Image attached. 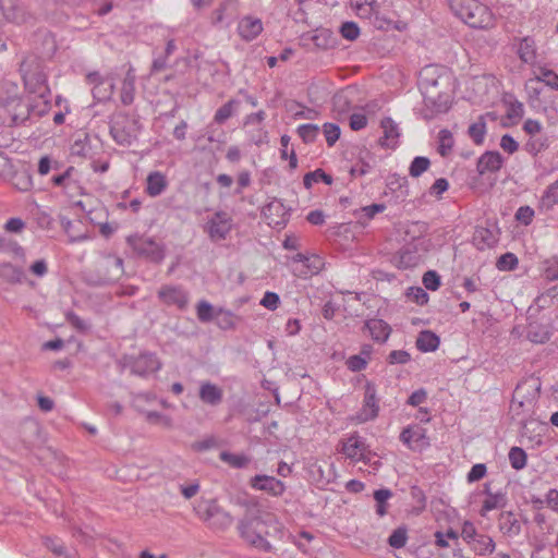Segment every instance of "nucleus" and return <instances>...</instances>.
Wrapping results in <instances>:
<instances>
[{
  "label": "nucleus",
  "instance_id": "57",
  "mask_svg": "<svg viewBox=\"0 0 558 558\" xmlns=\"http://www.w3.org/2000/svg\"><path fill=\"white\" fill-rule=\"evenodd\" d=\"M196 314L202 323H208L214 318V307L209 302L203 300L196 306Z\"/></svg>",
  "mask_w": 558,
  "mask_h": 558
},
{
  "label": "nucleus",
  "instance_id": "64",
  "mask_svg": "<svg viewBox=\"0 0 558 558\" xmlns=\"http://www.w3.org/2000/svg\"><path fill=\"white\" fill-rule=\"evenodd\" d=\"M534 209L530 206H521L515 211V219L524 226L531 225L534 218Z\"/></svg>",
  "mask_w": 558,
  "mask_h": 558
},
{
  "label": "nucleus",
  "instance_id": "55",
  "mask_svg": "<svg viewBox=\"0 0 558 558\" xmlns=\"http://www.w3.org/2000/svg\"><path fill=\"white\" fill-rule=\"evenodd\" d=\"M217 326L220 329L229 330L235 327L234 315L230 311L218 310L217 312Z\"/></svg>",
  "mask_w": 558,
  "mask_h": 558
},
{
  "label": "nucleus",
  "instance_id": "25",
  "mask_svg": "<svg viewBox=\"0 0 558 558\" xmlns=\"http://www.w3.org/2000/svg\"><path fill=\"white\" fill-rule=\"evenodd\" d=\"M504 163V158L498 151H486L477 161V171L480 174L486 172H497Z\"/></svg>",
  "mask_w": 558,
  "mask_h": 558
},
{
  "label": "nucleus",
  "instance_id": "5",
  "mask_svg": "<svg viewBox=\"0 0 558 558\" xmlns=\"http://www.w3.org/2000/svg\"><path fill=\"white\" fill-rule=\"evenodd\" d=\"M14 93L7 96H0V108L3 109L15 126L24 124L29 120L28 101H25L17 93L16 86H13Z\"/></svg>",
  "mask_w": 558,
  "mask_h": 558
},
{
  "label": "nucleus",
  "instance_id": "60",
  "mask_svg": "<svg viewBox=\"0 0 558 558\" xmlns=\"http://www.w3.org/2000/svg\"><path fill=\"white\" fill-rule=\"evenodd\" d=\"M422 282L425 289L436 291L440 287V276L435 270H428L423 275Z\"/></svg>",
  "mask_w": 558,
  "mask_h": 558
},
{
  "label": "nucleus",
  "instance_id": "58",
  "mask_svg": "<svg viewBox=\"0 0 558 558\" xmlns=\"http://www.w3.org/2000/svg\"><path fill=\"white\" fill-rule=\"evenodd\" d=\"M46 547L59 558H70L68 551L61 541L58 538L47 537L45 539Z\"/></svg>",
  "mask_w": 558,
  "mask_h": 558
},
{
  "label": "nucleus",
  "instance_id": "33",
  "mask_svg": "<svg viewBox=\"0 0 558 558\" xmlns=\"http://www.w3.org/2000/svg\"><path fill=\"white\" fill-rule=\"evenodd\" d=\"M31 99L28 100L29 107V119L32 117L41 118L46 116L51 108V96H47L45 98L38 97L36 95H29Z\"/></svg>",
  "mask_w": 558,
  "mask_h": 558
},
{
  "label": "nucleus",
  "instance_id": "49",
  "mask_svg": "<svg viewBox=\"0 0 558 558\" xmlns=\"http://www.w3.org/2000/svg\"><path fill=\"white\" fill-rule=\"evenodd\" d=\"M519 259L515 254L507 252L500 255L496 262V267L500 271H511L518 267Z\"/></svg>",
  "mask_w": 558,
  "mask_h": 558
},
{
  "label": "nucleus",
  "instance_id": "63",
  "mask_svg": "<svg viewBox=\"0 0 558 558\" xmlns=\"http://www.w3.org/2000/svg\"><path fill=\"white\" fill-rule=\"evenodd\" d=\"M0 250L4 252H12L17 256L24 255V248L17 242L4 236L0 238Z\"/></svg>",
  "mask_w": 558,
  "mask_h": 558
},
{
  "label": "nucleus",
  "instance_id": "59",
  "mask_svg": "<svg viewBox=\"0 0 558 558\" xmlns=\"http://www.w3.org/2000/svg\"><path fill=\"white\" fill-rule=\"evenodd\" d=\"M324 135L328 146H333L340 137V128L335 123H325L323 126Z\"/></svg>",
  "mask_w": 558,
  "mask_h": 558
},
{
  "label": "nucleus",
  "instance_id": "28",
  "mask_svg": "<svg viewBox=\"0 0 558 558\" xmlns=\"http://www.w3.org/2000/svg\"><path fill=\"white\" fill-rule=\"evenodd\" d=\"M0 10L7 21L14 23L24 21V11L20 0H0Z\"/></svg>",
  "mask_w": 558,
  "mask_h": 558
},
{
  "label": "nucleus",
  "instance_id": "45",
  "mask_svg": "<svg viewBox=\"0 0 558 558\" xmlns=\"http://www.w3.org/2000/svg\"><path fill=\"white\" fill-rule=\"evenodd\" d=\"M73 167H69L63 173L53 175L51 182L56 186H61L66 193H70L72 187L76 185V182L72 180Z\"/></svg>",
  "mask_w": 558,
  "mask_h": 558
},
{
  "label": "nucleus",
  "instance_id": "30",
  "mask_svg": "<svg viewBox=\"0 0 558 558\" xmlns=\"http://www.w3.org/2000/svg\"><path fill=\"white\" fill-rule=\"evenodd\" d=\"M486 498L483 502L482 509L480 511L482 517H486V514L495 509L504 508L507 504V497L505 493H492L488 488H485Z\"/></svg>",
  "mask_w": 558,
  "mask_h": 558
},
{
  "label": "nucleus",
  "instance_id": "46",
  "mask_svg": "<svg viewBox=\"0 0 558 558\" xmlns=\"http://www.w3.org/2000/svg\"><path fill=\"white\" fill-rule=\"evenodd\" d=\"M385 204H372L355 210L354 215L359 220L365 219V221H368L373 219L377 214L385 211Z\"/></svg>",
  "mask_w": 558,
  "mask_h": 558
},
{
  "label": "nucleus",
  "instance_id": "54",
  "mask_svg": "<svg viewBox=\"0 0 558 558\" xmlns=\"http://www.w3.org/2000/svg\"><path fill=\"white\" fill-rule=\"evenodd\" d=\"M280 144L282 147L281 148V158L282 159L289 158L290 168H292V169L296 168L298 158H296L295 151L293 149H291L289 153L290 136L286 135V134L282 135L280 138Z\"/></svg>",
  "mask_w": 558,
  "mask_h": 558
},
{
  "label": "nucleus",
  "instance_id": "37",
  "mask_svg": "<svg viewBox=\"0 0 558 558\" xmlns=\"http://www.w3.org/2000/svg\"><path fill=\"white\" fill-rule=\"evenodd\" d=\"M468 134L476 145L483 144L486 135V117L480 116L478 119L469 126Z\"/></svg>",
  "mask_w": 558,
  "mask_h": 558
},
{
  "label": "nucleus",
  "instance_id": "13",
  "mask_svg": "<svg viewBox=\"0 0 558 558\" xmlns=\"http://www.w3.org/2000/svg\"><path fill=\"white\" fill-rule=\"evenodd\" d=\"M87 82L93 85V95L98 101L111 99L114 89L113 78L104 77L99 72H90L86 76Z\"/></svg>",
  "mask_w": 558,
  "mask_h": 558
},
{
  "label": "nucleus",
  "instance_id": "35",
  "mask_svg": "<svg viewBox=\"0 0 558 558\" xmlns=\"http://www.w3.org/2000/svg\"><path fill=\"white\" fill-rule=\"evenodd\" d=\"M496 544L494 539L485 534H481L471 545L472 550L480 556H486L494 553Z\"/></svg>",
  "mask_w": 558,
  "mask_h": 558
},
{
  "label": "nucleus",
  "instance_id": "32",
  "mask_svg": "<svg viewBox=\"0 0 558 558\" xmlns=\"http://www.w3.org/2000/svg\"><path fill=\"white\" fill-rule=\"evenodd\" d=\"M439 344V337L430 330L421 331L416 338V348L421 352H434L438 349Z\"/></svg>",
  "mask_w": 558,
  "mask_h": 558
},
{
  "label": "nucleus",
  "instance_id": "18",
  "mask_svg": "<svg viewBox=\"0 0 558 558\" xmlns=\"http://www.w3.org/2000/svg\"><path fill=\"white\" fill-rule=\"evenodd\" d=\"M413 246L414 252L411 251V244L404 246L401 251V263L404 264L405 267L415 266L421 260L422 255L428 250V240L418 238L415 240Z\"/></svg>",
  "mask_w": 558,
  "mask_h": 558
},
{
  "label": "nucleus",
  "instance_id": "24",
  "mask_svg": "<svg viewBox=\"0 0 558 558\" xmlns=\"http://www.w3.org/2000/svg\"><path fill=\"white\" fill-rule=\"evenodd\" d=\"M519 59L529 65H533L537 59V50L535 40L531 36L520 39L517 48Z\"/></svg>",
  "mask_w": 558,
  "mask_h": 558
},
{
  "label": "nucleus",
  "instance_id": "40",
  "mask_svg": "<svg viewBox=\"0 0 558 558\" xmlns=\"http://www.w3.org/2000/svg\"><path fill=\"white\" fill-rule=\"evenodd\" d=\"M558 205V179L544 191L541 197V206L547 210Z\"/></svg>",
  "mask_w": 558,
  "mask_h": 558
},
{
  "label": "nucleus",
  "instance_id": "9",
  "mask_svg": "<svg viewBox=\"0 0 558 558\" xmlns=\"http://www.w3.org/2000/svg\"><path fill=\"white\" fill-rule=\"evenodd\" d=\"M257 522V518L245 517L241 519L238 524L239 534L251 546L264 553H270L272 545L255 529Z\"/></svg>",
  "mask_w": 558,
  "mask_h": 558
},
{
  "label": "nucleus",
  "instance_id": "47",
  "mask_svg": "<svg viewBox=\"0 0 558 558\" xmlns=\"http://www.w3.org/2000/svg\"><path fill=\"white\" fill-rule=\"evenodd\" d=\"M454 141L451 132L449 130H440L438 133V153L441 156H447L452 147H453Z\"/></svg>",
  "mask_w": 558,
  "mask_h": 558
},
{
  "label": "nucleus",
  "instance_id": "16",
  "mask_svg": "<svg viewBox=\"0 0 558 558\" xmlns=\"http://www.w3.org/2000/svg\"><path fill=\"white\" fill-rule=\"evenodd\" d=\"M250 485L253 489L267 492L272 496H281L286 490V485L282 481L263 474L253 476L250 481Z\"/></svg>",
  "mask_w": 558,
  "mask_h": 558
},
{
  "label": "nucleus",
  "instance_id": "38",
  "mask_svg": "<svg viewBox=\"0 0 558 558\" xmlns=\"http://www.w3.org/2000/svg\"><path fill=\"white\" fill-rule=\"evenodd\" d=\"M222 462L227 463L234 469H244L251 462V458L243 453H232L229 451H222L219 454Z\"/></svg>",
  "mask_w": 558,
  "mask_h": 558
},
{
  "label": "nucleus",
  "instance_id": "29",
  "mask_svg": "<svg viewBox=\"0 0 558 558\" xmlns=\"http://www.w3.org/2000/svg\"><path fill=\"white\" fill-rule=\"evenodd\" d=\"M215 14V24H221L228 20L227 25H230L238 14V0H223Z\"/></svg>",
  "mask_w": 558,
  "mask_h": 558
},
{
  "label": "nucleus",
  "instance_id": "1",
  "mask_svg": "<svg viewBox=\"0 0 558 558\" xmlns=\"http://www.w3.org/2000/svg\"><path fill=\"white\" fill-rule=\"evenodd\" d=\"M450 10L472 28L488 29L495 25L490 9L476 0H448Z\"/></svg>",
  "mask_w": 558,
  "mask_h": 558
},
{
  "label": "nucleus",
  "instance_id": "44",
  "mask_svg": "<svg viewBox=\"0 0 558 558\" xmlns=\"http://www.w3.org/2000/svg\"><path fill=\"white\" fill-rule=\"evenodd\" d=\"M512 469L519 471L525 468L527 461L526 452L520 447H512L508 453Z\"/></svg>",
  "mask_w": 558,
  "mask_h": 558
},
{
  "label": "nucleus",
  "instance_id": "27",
  "mask_svg": "<svg viewBox=\"0 0 558 558\" xmlns=\"http://www.w3.org/2000/svg\"><path fill=\"white\" fill-rule=\"evenodd\" d=\"M135 82L136 75L132 68H130L122 81L120 87V100L124 106H129L134 101L135 98Z\"/></svg>",
  "mask_w": 558,
  "mask_h": 558
},
{
  "label": "nucleus",
  "instance_id": "61",
  "mask_svg": "<svg viewBox=\"0 0 558 558\" xmlns=\"http://www.w3.org/2000/svg\"><path fill=\"white\" fill-rule=\"evenodd\" d=\"M340 34L348 40H355L360 35V28L354 22H344L340 27Z\"/></svg>",
  "mask_w": 558,
  "mask_h": 558
},
{
  "label": "nucleus",
  "instance_id": "12",
  "mask_svg": "<svg viewBox=\"0 0 558 558\" xmlns=\"http://www.w3.org/2000/svg\"><path fill=\"white\" fill-rule=\"evenodd\" d=\"M159 300L167 306H174L180 311L187 307L189 293L180 286H162L158 291Z\"/></svg>",
  "mask_w": 558,
  "mask_h": 558
},
{
  "label": "nucleus",
  "instance_id": "19",
  "mask_svg": "<svg viewBox=\"0 0 558 558\" xmlns=\"http://www.w3.org/2000/svg\"><path fill=\"white\" fill-rule=\"evenodd\" d=\"M169 186L167 175L158 170L150 171L145 182V192L150 197L161 195Z\"/></svg>",
  "mask_w": 558,
  "mask_h": 558
},
{
  "label": "nucleus",
  "instance_id": "51",
  "mask_svg": "<svg viewBox=\"0 0 558 558\" xmlns=\"http://www.w3.org/2000/svg\"><path fill=\"white\" fill-rule=\"evenodd\" d=\"M430 166V161L427 157L417 156L415 157L410 167L409 174L412 178H418L422 173H424Z\"/></svg>",
  "mask_w": 558,
  "mask_h": 558
},
{
  "label": "nucleus",
  "instance_id": "31",
  "mask_svg": "<svg viewBox=\"0 0 558 558\" xmlns=\"http://www.w3.org/2000/svg\"><path fill=\"white\" fill-rule=\"evenodd\" d=\"M426 107L432 109V116L445 113L450 108V97L448 93L442 90H435L433 99H424Z\"/></svg>",
  "mask_w": 558,
  "mask_h": 558
},
{
  "label": "nucleus",
  "instance_id": "17",
  "mask_svg": "<svg viewBox=\"0 0 558 558\" xmlns=\"http://www.w3.org/2000/svg\"><path fill=\"white\" fill-rule=\"evenodd\" d=\"M156 398L154 396H149L147 393H137L134 398H133V404L135 407V409L140 412H142L144 415H145V418L147 422L149 423H154V424H160L165 427H171L172 426V420L170 416L168 415H165L162 413H159V412H156V411H145L143 408H142V402L144 401H150V400H155Z\"/></svg>",
  "mask_w": 558,
  "mask_h": 558
},
{
  "label": "nucleus",
  "instance_id": "15",
  "mask_svg": "<svg viewBox=\"0 0 558 558\" xmlns=\"http://www.w3.org/2000/svg\"><path fill=\"white\" fill-rule=\"evenodd\" d=\"M161 363L155 353L144 352L135 357L131 364L132 373L138 376H147L160 369Z\"/></svg>",
  "mask_w": 558,
  "mask_h": 558
},
{
  "label": "nucleus",
  "instance_id": "11",
  "mask_svg": "<svg viewBox=\"0 0 558 558\" xmlns=\"http://www.w3.org/2000/svg\"><path fill=\"white\" fill-rule=\"evenodd\" d=\"M291 209L279 198H272L262 210L267 223L277 228H284L290 219Z\"/></svg>",
  "mask_w": 558,
  "mask_h": 558
},
{
  "label": "nucleus",
  "instance_id": "41",
  "mask_svg": "<svg viewBox=\"0 0 558 558\" xmlns=\"http://www.w3.org/2000/svg\"><path fill=\"white\" fill-rule=\"evenodd\" d=\"M530 83H545L546 86L558 92V74L547 68H542L539 75L531 78Z\"/></svg>",
  "mask_w": 558,
  "mask_h": 558
},
{
  "label": "nucleus",
  "instance_id": "34",
  "mask_svg": "<svg viewBox=\"0 0 558 558\" xmlns=\"http://www.w3.org/2000/svg\"><path fill=\"white\" fill-rule=\"evenodd\" d=\"M375 166V159L366 153L365 156H361L359 160L351 167L350 174L353 178L363 177L372 172Z\"/></svg>",
  "mask_w": 558,
  "mask_h": 558
},
{
  "label": "nucleus",
  "instance_id": "39",
  "mask_svg": "<svg viewBox=\"0 0 558 558\" xmlns=\"http://www.w3.org/2000/svg\"><path fill=\"white\" fill-rule=\"evenodd\" d=\"M232 523L233 517L219 506L209 529L215 531H226L232 525Z\"/></svg>",
  "mask_w": 558,
  "mask_h": 558
},
{
  "label": "nucleus",
  "instance_id": "56",
  "mask_svg": "<svg viewBox=\"0 0 558 558\" xmlns=\"http://www.w3.org/2000/svg\"><path fill=\"white\" fill-rule=\"evenodd\" d=\"M507 118L511 120L512 122H518L521 120L524 116V106L519 100L510 101L507 105Z\"/></svg>",
  "mask_w": 558,
  "mask_h": 558
},
{
  "label": "nucleus",
  "instance_id": "7",
  "mask_svg": "<svg viewBox=\"0 0 558 558\" xmlns=\"http://www.w3.org/2000/svg\"><path fill=\"white\" fill-rule=\"evenodd\" d=\"M233 228V219L231 215L225 210H217L210 216L205 226L204 231L213 242L223 241L228 238Z\"/></svg>",
  "mask_w": 558,
  "mask_h": 558
},
{
  "label": "nucleus",
  "instance_id": "43",
  "mask_svg": "<svg viewBox=\"0 0 558 558\" xmlns=\"http://www.w3.org/2000/svg\"><path fill=\"white\" fill-rule=\"evenodd\" d=\"M324 267V260L318 255H310L308 262L303 266L304 269L299 271V275L306 278L317 275Z\"/></svg>",
  "mask_w": 558,
  "mask_h": 558
},
{
  "label": "nucleus",
  "instance_id": "62",
  "mask_svg": "<svg viewBox=\"0 0 558 558\" xmlns=\"http://www.w3.org/2000/svg\"><path fill=\"white\" fill-rule=\"evenodd\" d=\"M480 535L481 534L477 533L476 527L472 522L465 521L462 524L461 536L470 546Z\"/></svg>",
  "mask_w": 558,
  "mask_h": 558
},
{
  "label": "nucleus",
  "instance_id": "6",
  "mask_svg": "<svg viewBox=\"0 0 558 558\" xmlns=\"http://www.w3.org/2000/svg\"><path fill=\"white\" fill-rule=\"evenodd\" d=\"M380 411L376 386L367 381L364 387V397L361 409L353 416L356 424H364L378 417Z\"/></svg>",
  "mask_w": 558,
  "mask_h": 558
},
{
  "label": "nucleus",
  "instance_id": "26",
  "mask_svg": "<svg viewBox=\"0 0 558 558\" xmlns=\"http://www.w3.org/2000/svg\"><path fill=\"white\" fill-rule=\"evenodd\" d=\"M365 328L374 341L386 342L390 336L391 328L383 319L371 318L365 322Z\"/></svg>",
  "mask_w": 558,
  "mask_h": 558
},
{
  "label": "nucleus",
  "instance_id": "14",
  "mask_svg": "<svg viewBox=\"0 0 558 558\" xmlns=\"http://www.w3.org/2000/svg\"><path fill=\"white\" fill-rule=\"evenodd\" d=\"M366 447L365 439L357 433H353L341 442V452L348 459L359 462L364 460Z\"/></svg>",
  "mask_w": 558,
  "mask_h": 558
},
{
  "label": "nucleus",
  "instance_id": "21",
  "mask_svg": "<svg viewBox=\"0 0 558 558\" xmlns=\"http://www.w3.org/2000/svg\"><path fill=\"white\" fill-rule=\"evenodd\" d=\"M219 508V504L216 499L202 498L194 504V512L199 520L205 522L208 526L215 518V514Z\"/></svg>",
  "mask_w": 558,
  "mask_h": 558
},
{
  "label": "nucleus",
  "instance_id": "10",
  "mask_svg": "<svg viewBox=\"0 0 558 558\" xmlns=\"http://www.w3.org/2000/svg\"><path fill=\"white\" fill-rule=\"evenodd\" d=\"M400 440L412 451H423L429 447L426 429L418 424H412L403 428Z\"/></svg>",
  "mask_w": 558,
  "mask_h": 558
},
{
  "label": "nucleus",
  "instance_id": "52",
  "mask_svg": "<svg viewBox=\"0 0 558 558\" xmlns=\"http://www.w3.org/2000/svg\"><path fill=\"white\" fill-rule=\"evenodd\" d=\"M318 133L319 128L313 123L301 124L298 128V134L305 143H313Z\"/></svg>",
  "mask_w": 558,
  "mask_h": 558
},
{
  "label": "nucleus",
  "instance_id": "2",
  "mask_svg": "<svg viewBox=\"0 0 558 558\" xmlns=\"http://www.w3.org/2000/svg\"><path fill=\"white\" fill-rule=\"evenodd\" d=\"M25 90L29 95L45 98L51 96L48 74L44 63L37 58H27L21 64Z\"/></svg>",
  "mask_w": 558,
  "mask_h": 558
},
{
  "label": "nucleus",
  "instance_id": "53",
  "mask_svg": "<svg viewBox=\"0 0 558 558\" xmlns=\"http://www.w3.org/2000/svg\"><path fill=\"white\" fill-rule=\"evenodd\" d=\"M408 541V534L405 527L396 529L388 537V544L390 547L400 549L405 546Z\"/></svg>",
  "mask_w": 558,
  "mask_h": 558
},
{
  "label": "nucleus",
  "instance_id": "42",
  "mask_svg": "<svg viewBox=\"0 0 558 558\" xmlns=\"http://www.w3.org/2000/svg\"><path fill=\"white\" fill-rule=\"evenodd\" d=\"M318 182L330 185L332 183V177L327 174L323 169H316L304 175L303 183L306 189H311L313 184Z\"/></svg>",
  "mask_w": 558,
  "mask_h": 558
},
{
  "label": "nucleus",
  "instance_id": "3",
  "mask_svg": "<svg viewBox=\"0 0 558 558\" xmlns=\"http://www.w3.org/2000/svg\"><path fill=\"white\" fill-rule=\"evenodd\" d=\"M140 120L125 113H117L110 121V135L121 146H131L138 137Z\"/></svg>",
  "mask_w": 558,
  "mask_h": 558
},
{
  "label": "nucleus",
  "instance_id": "8",
  "mask_svg": "<svg viewBox=\"0 0 558 558\" xmlns=\"http://www.w3.org/2000/svg\"><path fill=\"white\" fill-rule=\"evenodd\" d=\"M128 241L138 256L153 263H161L163 260L165 246L153 238L135 236L129 238Z\"/></svg>",
  "mask_w": 558,
  "mask_h": 558
},
{
  "label": "nucleus",
  "instance_id": "23",
  "mask_svg": "<svg viewBox=\"0 0 558 558\" xmlns=\"http://www.w3.org/2000/svg\"><path fill=\"white\" fill-rule=\"evenodd\" d=\"M239 35L245 40L255 39L263 32L260 19L244 16L238 25Z\"/></svg>",
  "mask_w": 558,
  "mask_h": 558
},
{
  "label": "nucleus",
  "instance_id": "4",
  "mask_svg": "<svg viewBox=\"0 0 558 558\" xmlns=\"http://www.w3.org/2000/svg\"><path fill=\"white\" fill-rule=\"evenodd\" d=\"M451 75L446 68L435 64L426 65L420 72L418 86L424 99H433L434 92L439 87L448 86Z\"/></svg>",
  "mask_w": 558,
  "mask_h": 558
},
{
  "label": "nucleus",
  "instance_id": "22",
  "mask_svg": "<svg viewBox=\"0 0 558 558\" xmlns=\"http://www.w3.org/2000/svg\"><path fill=\"white\" fill-rule=\"evenodd\" d=\"M198 397L205 404L216 407L221 403L223 391L220 387L210 381H202L199 385Z\"/></svg>",
  "mask_w": 558,
  "mask_h": 558
},
{
  "label": "nucleus",
  "instance_id": "20",
  "mask_svg": "<svg viewBox=\"0 0 558 558\" xmlns=\"http://www.w3.org/2000/svg\"><path fill=\"white\" fill-rule=\"evenodd\" d=\"M384 131V136L379 140L383 147L396 148L399 144L400 131L398 125L391 118H384L380 122Z\"/></svg>",
  "mask_w": 558,
  "mask_h": 558
},
{
  "label": "nucleus",
  "instance_id": "36",
  "mask_svg": "<svg viewBox=\"0 0 558 558\" xmlns=\"http://www.w3.org/2000/svg\"><path fill=\"white\" fill-rule=\"evenodd\" d=\"M500 530L510 536H517L521 532V524L512 512H505L500 517Z\"/></svg>",
  "mask_w": 558,
  "mask_h": 558
},
{
  "label": "nucleus",
  "instance_id": "48",
  "mask_svg": "<svg viewBox=\"0 0 558 558\" xmlns=\"http://www.w3.org/2000/svg\"><path fill=\"white\" fill-rule=\"evenodd\" d=\"M238 104L239 102L235 99L227 101L216 111L214 116V121L218 124H222L223 122H226L229 118L232 117Z\"/></svg>",
  "mask_w": 558,
  "mask_h": 558
},
{
  "label": "nucleus",
  "instance_id": "50",
  "mask_svg": "<svg viewBox=\"0 0 558 558\" xmlns=\"http://www.w3.org/2000/svg\"><path fill=\"white\" fill-rule=\"evenodd\" d=\"M392 496V493L388 488H381L374 492V499L377 502L376 512L379 517L387 513V500Z\"/></svg>",
  "mask_w": 558,
  "mask_h": 558
}]
</instances>
